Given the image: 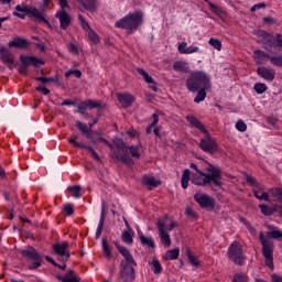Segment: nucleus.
Returning a JSON list of instances; mask_svg holds the SVG:
<instances>
[{
	"instance_id": "obj_1",
	"label": "nucleus",
	"mask_w": 282,
	"mask_h": 282,
	"mask_svg": "<svg viewBox=\"0 0 282 282\" xmlns=\"http://www.w3.org/2000/svg\"><path fill=\"white\" fill-rule=\"evenodd\" d=\"M203 171L197 164L191 163L189 167L196 173L191 174V170H184L182 175V188H188V181L196 186H209V188H219L221 186V169L208 161H204Z\"/></svg>"
},
{
	"instance_id": "obj_2",
	"label": "nucleus",
	"mask_w": 282,
	"mask_h": 282,
	"mask_svg": "<svg viewBox=\"0 0 282 282\" xmlns=\"http://www.w3.org/2000/svg\"><path fill=\"white\" fill-rule=\"evenodd\" d=\"M270 231L267 232V237L263 232H260L259 239L262 246V257H264L267 268L274 270V241L270 239H282V231L272 225L268 226Z\"/></svg>"
},
{
	"instance_id": "obj_3",
	"label": "nucleus",
	"mask_w": 282,
	"mask_h": 282,
	"mask_svg": "<svg viewBox=\"0 0 282 282\" xmlns=\"http://www.w3.org/2000/svg\"><path fill=\"white\" fill-rule=\"evenodd\" d=\"M115 247L117 248L119 254L123 256V259L120 261L119 269V280L118 282H133L135 281V267L138 263L133 259V256L120 242L115 241Z\"/></svg>"
},
{
	"instance_id": "obj_4",
	"label": "nucleus",
	"mask_w": 282,
	"mask_h": 282,
	"mask_svg": "<svg viewBox=\"0 0 282 282\" xmlns=\"http://www.w3.org/2000/svg\"><path fill=\"white\" fill-rule=\"evenodd\" d=\"M187 122L195 129H199L202 133H204L206 137L200 139L199 142V149L204 151V153H209V155H214V153H217L219 151V145L217 144V141L210 137V132H208V129L197 119L195 116L188 115L186 117Z\"/></svg>"
},
{
	"instance_id": "obj_5",
	"label": "nucleus",
	"mask_w": 282,
	"mask_h": 282,
	"mask_svg": "<svg viewBox=\"0 0 282 282\" xmlns=\"http://www.w3.org/2000/svg\"><path fill=\"white\" fill-rule=\"evenodd\" d=\"M140 25H142L141 11H134L132 13H129L115 23V28H119L120 30H127L128 34H133V32H135V30H138Z\"/></svg>"
},
{
	"instance_id": "obj_6",
	"label": "nucleus",
	"mask_w": 282,
	"mask_h": 282,
	"mask_svg": "<svg viewBox=\"0 0 282 282\" xmlns=\"http://www.w3.org/2000/svg\"><path fill=\"white\" fill-rule=\"evenodd\" d=\"M186 87L188 91L195 94L199 89H210V78L204 72H193L186 79Z\"/></svg>"
},
{
	"instance_id": "obj_7",
	"label": "nucleus",
	"mask_w": 282,
	"mask_h": 282,
	"mask_svg": "<svg viewBox=\"0 0 282 282\" xmlns=\"http://www.w3.org/2000/svg\"><path fill=\"white\" fill-rule=\"evenodd\" d=\"M115 145L118 152L112 151L110 158H112L115 162H122L126 166H133V159L129 155V147H127V143H124L122 139H117Z\"/></svg>"
},
{
	"instance_id": "obj_8",
	"label": "nucleus",
	"mask_w": 282,
	"mask_h": 282,
	"mask_svg": "<svg viewBox=\"0 0 282 282\" xmlns=\"http://www.w3.org/2000/svg\"><path fill=\"white\" fill-rule=\"evenodd\" d=\"M13 17H18V19H25V17H29V19H37V21L47 23V20L45 17H43V13H41L39 9L35 7H29L26 4H17L15 11H13Z\"/></svg>"
},
{
	"instance_id": "obj_9",
	"label": "nucleus",
	"mask_w": 282,
	"mask_h": 282,
	"mask_svg": "<svg viewBox=\"0 0 282 282\" xmlns=\"http://www.w3.org/2000/svg\"><path fill=\"white\" fill-rule=\"evenodd\" d=\"M21 254L26 259V261H32V263L28 265L29 270H39L43 264V254L32 246L22 249Z\"/></svg>"
},
{
	"instance_id": "obj_10",
	"label": "nucleus",
	"mask_w": 282,
	"mask_h": 282,
	"mask_svg": "<svg viewBox=\"0 0 282 282\" xmlns=\"http://www.w3.org/2000/svg\"><path fill=\"white\" fill-rule=\"evenodd\" d=\"M40 65H43V62L39 57L32 55H20L18 72L19 74H22V76H28L29 67H39Z\"/></svg>"
},
{
	"instance_id": "obj_11",
	"label": "nucleus",
	"mask_w": 282,
	"mask_h": 282,
	"mask_svg": "<svg viewBox=\"0 0 282 282\" xmlns=\"http://www.w3.org/2000/svg\"><path fill=\"white\" fill-rule=\"evenodd\" d=\"M228 257L236 265H243L246 257H243V248L239 246V242L234 241L228 249Z\"/></svg>"
},
{
	"instance_id": "obj_12",
	"label": "nucleus",
	"mask_w": 282,
	"mask_h": 282,
	"mask_svg": "<svg viewBox=\"0 0 282 282\" xmlns=\"http://www.w3.org/2000/svg\"><path fill=\"white\" fill-rule=\"evenodd\" d=\"M53 254L57 256L58 261H69L72 252L69 251V242L63 241L53 245Z\"/></svg>"
},
{
	"instance_id": "obj_13",
	"label": "nucleus",
	"mask_w": 282,
	"mask_h": 282,
	"mask_svg": "<svg viewBox=\"0 0 282 282\" xmlns=\"http://www.w3.org/2000/svg\"><path fill=\"white\" fill-rule=\"evenodd\" d=\"M195 202H197L200 208H215V198L204 192H197L194 195Z\"/></svg>"
},
{
	"instance_id": "obj_14",
	"label": "nucleus",
	"mask_w": 282,
	"mask_h": 282,
	"mask_svg": "<svg viewBox=\"0 0 282 282\" xmlns=\"http://www.w3.org/2000/svg\"><path fill=\"white\" fill-rule=\"evenodd\" d=\"M254 34L258 39V43L265 45V50H270L274 46V35L263 30H258L254 32Z\"/></svg>"
},
{
	"instance_id": "obj_15",
	"label": "nucleus",
	"mask_w": 282,
	"mask_h": 282,
	"mask_svg": "<svg viewBox=\"0 0 282 282\" xmlns=\"http://www.w3.org/2000/svg\"><path fill=\"white\" fill-rule=\"evenodd\" d=\"M158 230L161 243H163V246H166V248H170L171 236L169 235V232H166V223L164 220L158 221Z\"/></svg>"
},
{
	"instance_id": "obj_16",
	"label": "nucleus",
	"mask_w": 282,
	"mask_h": 282,
	"mask_svg": "<svg viewBox=\"0 0 282 282\" xmlns=\"http://www.w3.org/2000/svg\"><path fill=\"white\" fill-rule=\"evenodd\" d=\"M68 142L69 144H73V147H76V149H87L93 160H95L96 162H102V160H100V155H98V153L91 148V145L74 141V139H68Z\"/></svg>"
},
{
	"instance_id": "obj_17",
	"label": "nucleus",
	"mask_w": 282,
	"mask_h": 282,
	"mask_svg": "<svg viewBox=\"0 0 282 282\" xmlns=\"http://www.w3.org/2000/svg\"><path fill=\"white\" fill-rule=\"evenodd\" d=\"M0 58L2 63L9 67V69H12L14 65V54H12L8 47H0Z\"/></svg>"
},
{
	"instance_id": "obj_18",
	"label": "nucleus",
	"mask_w": 282,
	"mask_h": 282,
	"mask_svg": "<svg viewBox=\"0 0 282 282\" xmlns=\"http://www.w3.org/2000/svg\"><path fill=\"white\" fill-rule=\"evenodd\" d=\"M117 100L120 102V105H122V107L127 109L128 107H131V105L135 102V97H133V95L131 94L119 93L117 94Z\"/></svg>"
},
{
	"instance_id": "obj_19",
	"label": "nucleus",
	"mask_w": 282,
	"mask_h": 282,
	"mask_svg": "<svg viewBox=\"0 0 282 282\" xmlns=\"http://www.w3.org/2000/svg\"><path fill=\"white\" fill-rule=\"evenodd\" d=\"M56 19L59 20L61 23V29L62 30H67V26L69 23H72V17L68 15L67 11L65 9H61L56 14Z\"/></svg>"
},
{
	"instance_id": "obj_20",
	"label": "nucleus",
	"mask_w": 282,
	"mask_h": 282,
	"mask_svg": "<svg viewBox=\"0 0 282 282\" xmlns=\"http://www.w3.org/2000/svg\"><path fill=\"white\" fill-rule=\"evenodd\" d=\"M102 104L98 100L94 99H87L85 101H82L79 105H77V109H102Z\"/></svg>"
},
{
	"instance_id": "obj_21",
	"label": "nucleus",
	"mask_w": 282,
	"mask_h": 282,
	"mask_svg": "<svg viewBox=\"0 0 282 282\" xmlns=\"http://www.w3.org/2000/svg\"><path fill=\"white\" fill-rule=\"evenodd\" d=\"M258 76H261V78H264L265 80L272 82L274 77L276 76V72L272 68H267L265 66H260L257 69Z\"/></svg>"
},
{
	"instance_id": "obj_22",
	"label": "nucleus",
	"mask_w": 282,
	"mask_h": 282,
	"mask_svg": "<svg viewBox=\"0 0 282 282\" xmlns=\"http://www.w3.org/2000/svg\"><path fill=\"white\" fill-rule=\"evenodd\" d=\"M137 232L142 246L152 250L155 248V240H153V237L144 236V234L140 229H138Z\"/></svg>"
},
{
	"instance_id": "obj_23",
	"label": "nucleus",
	"mask_w": 282,
	"mask_h": 282,
	"mask_svg": "<svg viewBox=\"0 0 282 282\" xmlns=\"http://www.w3.org/2000/svg\"><path fill=\"white\" fill-rule=\"evenodd\" d=\"M253 56H254V62L257 63V65H265V63H268V61H270V58H272V56H270V54H268L261 50L254 51Z\"/></svg>"
},
{
	"instance_id": "obj_24",
	"label": "nucleus",
	"mask_w": 282,
	"mask_h": 282,
	"mask_svg": "<svg viewBox=\"0 0 282 282\" xmlns=\"http://www.w3.org/2000/svg\"><path fill=\"white\" fill-rule=\"evenodd\" d=\"M88 140H90L93 144H97V142H105L107 147H109L110 149H113V144H111V142H109L107 139L102 138L100 135V132L98 131L91 132L90 137H88Z\"/></svg>"
},
{
	"instance_id": "obj_25",
	"label": "nucleus",
	"mask_w": 282,
	"mask_h": 282,
	"mask_svg": "<svg viewBox=\"0 0 282 282\" xmlns=\"http://www.w3.org/2000/svg\"><path fill=\"white\" fill-rule=\"evenodd\" d=\"M75 127H77L78 130L85 135L88 140L91 138V133L94 130H91L89 127H87L86 123L80 122L79 120L75 121Z\"/></svg>"
},
{
	"instance_id": "obj_26",
	"label": "nucleus",
	"mask_w": 282,
	"mask_h": 282,
	"mask_svg": "<svg viewBox=\"0 0 282 282\" xmlns=\"http://www.w3.org/2000/svg\"><path fill=\"white\" fill-rule=\"evenodd\" d=\"M142 183L148 186L149 191L160 186V181L155 180L153 176H143Z\"/></svg>"
},
{
	"instance_id": "obj_27",
	"label": "nucleus",
	"mask_w": 282,
	"mask_h": 282,
	"mask_svg": "<svg viewBox=\"0 0 282 282\" xmlns=\"http://www.w3.org/2000/svg\"><path fill=\"white\" fill-rule=\"evenodd\" d=\"M10 47H18L21 50L22 47H28L30 44L22 37H14L12 41L8 43Z\"/></svg>"
},
{
	"instance_id": "obj_28",
	"label": "nucleus",
	"mask_w": 282,
	"mask_h": 282,
	"mask_svg": "<svg viewBox=\"0 0 282 282\" xmlns=\"http://www.w3.org/2000/svg\"><path fill=\"white\" fill-rule=\"evenodd\" d=\"M173 69L175 72H182L183 74H188L191 68L188 67V63L184 61H177L173 64Z\"/></svg>"
},
{
	"instance_id": "obj_29",
	"label": "nucleus",
	"mask_w": 282,
	"mask_h": 282,
	"mask_svg": "<svg viewBox=\"0 0 282 282\" xmlns=\"http://www.w3.org/2000/svg\"><path fill=\"white\" fill-rule=\"evenodd\" d=\"M253 195L256 199H260V202H270V194L263 192V188L254 189Z\"/></svg>"
},
{
	"instance_id": "obj_30",
	"label": "nucleus",
	"mask_w": 282,
	"mask_h": 282,
	"mask_svg": "<svg viewBox=\"0 0 282 282\" xmlns=\"http://www.w3.org/2000/svg\"><path fill=\"white\" fill-rule=\"evenodd\" d=\"M104 226H105V208L101 209L100 219L97 226L95 239H100V235H102Z\"/></svg>"
},
{
	"instance_id": "obj_31",
	"label": "nucleus",
	"mask_w": 282,
	"mask_h": 282,
	"mask_svg": "<svg viewBox=\"0 0 282 282\" xmlns=\"http://www.w3.org/2000/svg\"><path fill=\"white\" fill-rule=\"evenodd\" d=\"M180 257V248H175L172 250L166 251L164 256L165 261H175V259H178Z\"/></svg>"
},
{
	"instance_id": "obj_32",
	"label": "nucleus",
	"mask_w": 282,
	"mask_h": 282,
	"mask_svg": "<svg viewBox=\"0 0 282 282\" xmlns=\"http://www.w3.org/2000/svg\"><path fill=\"white\" fill-rule=\"evenodd\" d=\"M269 193L273 197L274 202H280L282 204V188L273 187L269 189Z\"/></svg>"
},
{
	"instance_id": "obj_33",
	"label": "nucleus",
	"mask_w": 282,
	"mask_h": 282,
	"mask_svg": "<svg viewBox=\"0 0 282 282\" xmlns=\"http://www.w3.org/2000/svg\"><path fill=\"white\" fill-rule=\"evenodd\" d=\"M259 208L265 217H270V215H274V213H276V207H270L265 204L259 205Z\"/></svg>"
},
{
	"instance_id": "obj_34",
	"label": "nucleus",
	"mask_w": 282,
	"mask_h": 282,
	"mask_svg": "<svg viewBox=\"0 0 282 282\" xmlns=\"http://www.w3.org/2000/svg\"><path fill=\"white\" fill-rule=\"evenodd\" d=\"M158 113H160V111H158V112H155V113H153L152 115V122H151V124H149L148 127H147V130H145V132L149 134V133H153V127H155L159 122H160V115H158Z\"/></svg>"
},
{
	"instance_id": "obj_35",
	"label": "nucleus",
	"mask_w": 282,
	"mask_h": 282,
	"mask_svg": "<svg viewBox=\"0 0 282 282\" xmlns=\"http://www.w3.org/2000/svg\"><path fill=\"white\" fill-rule=\"evenodd\" d=\"M210 88H199L196 97L194 98V102H204L206 100V91Z\"/></svg>"
},
{
	"instance_id": "obj_36",
	"label": "nucleus",
	"mask_w": 282,
	"mask_h": 282,
	"mask_svg": "<svg viewBox=\"0 0 282 282\" xmlns=\"http://www.w3.org/2000/svg\"><path fill=\"white\" fill-rule=\"evenodd\" d=\"M137 72L138 74H140V76L143 77V79L145 80V83H148V85H155V80H153V77L148 75V73L143 68H137Z\"/></svg>"
},
{
	"instance_id": "obj_37",
	"label": "nucleus",
	"mask_w": 282,
	"mask_h": 282,
	"mask_svg": "<svg viewBox=\"0 0 282 282\" xmlns=\"http://www.w3.org/2000/svg\"><path fill=\"white\" fill-rule=\"evenodd\" d=\"M67 191L72 193V196L75 197V199H80V197H83V194H80V185L69 186Z\"/></svg>"
},
{
	"instance_id": "obj_38",
	"label": "nucleus",
	"mask_w": 282,
	"mask_h": 282,
	"mask_svg": "<svg viewBox=\"0 0 282 282\" xmlns=\"http://www.w3.org/2000/svg\"><path fill=\"white\" fill-rule=\"evenodd\" d=\"M151 267V270L154 274H162V264H160V261H158V259L152 260Z\"/></svg>"
},
{
	"instance_id": "obj_39",
	"label": "nucleus",
	"mask_w": 282,
	"mask_h": 282,
	"mask_svg": "<svg viewBox=\"0 0 282 282\" xmlns=\"http://www.w3.org/2000/svg\"><path fill=\"white\" fill-rule=\"evenodd\" d=\"M83 6L88 12H96V0H86Z\"/></svg>"
},
{
	"instance_id": "obj_40",
	"label": "nucleus",
	"mask_w": 282,
	"mask_h": 282,
	"mask_svg": "<svg viewBox=\"0 0 282 282\" xmlns=\"http://www.w3.org/2000/svg\"><path fill=\"white\" fill-rule=\"evenodd\" d=\"M121 239H122L123 243H133V237L131 236L129 230H123L121 232Z\"/></svg>"
},
{
	"instance_id": "obj_41",
	"label": "nucleus",
	"mask_w": 282,
	"mask_h": 282,
	"mask_svg": "<svg viewBox=\"0 0 282 282\" xmlns=\"http://www.w3.org/2000/svg\"><path fill=\"white\" fill-rule=\"evenodd\" d=\"M250 279L245 273H236L234 275L232 282H248Z\"/></svg>"
},
{
	"instance_id": "obj_42",
	"label": "nucleus",
	"mask_w": 282,
	"mask_h": 282,
	"mask_svg": "<svg viewBox=\"0 0 282 282\" xmlns=\"http://www.w3.org/2000/svg\"><path fill=\"white\" fill-rule=\"evenodd\" d=\"M186 256L188 258L189 263H192V265H194L195 268H197V265H199V261L197 260V257L193 256V253H191V250H186Z\"/></svg>"
},
{
	"instance_id": "obj_43",
	"label": "nucleus",
	"mask_w": 282,
	"mask_h": 282,
	"mask_svg": "<svg viewBox=\"0 0 282 282\" xmlns=\"http://www.w3.org/2000/svg\"><path fill=\"white\" fill-rule=\"evenodd\" d=\"M270 63L275 65V67H282V55L271 56Z\"/></svg>"
},
{
	"instance_id": "obj_44",
	"label": "nucleus",
	"mask_w": 282,
	"mask_h": 282,
	"mask_svg": "<svg viewBox=\"0 0 282 282\" xmlns=\"http://www.w3.org/2000/svg\"><path fill=\"white\" fill-rule=\"evenodd\" d=\"M209 45H212V47H215V50H218V52H221V41H219L218 39L210 37Z\"/></svg>"
},
{
	"instance_id": "obj_45",
	"label": "nucleus",
	"mask_w": 282,
	"mask_h": 282,
	"mask_svg": "<svg viewBox=\"0 0 282 282\" xmlns=\"http://www.w3.org/2000/svg\"><path fill=\"white\" fill-rule=\"evenodd\" d=\"M88 37L91 43H95V45H98L100 43V39L98 37L97 33L94 30H90L88 32Z\"/></svg>"
},
{
	"instance_id": "obj_46",
	"label": "nucleus",
	"mask_w": 282,
	"mask_h": 282,
	"mask_svg": "<svg viewBox=\"0 0 282 282\" xmlns=\"http://www.w3.org/2000/svg\"><path fill=\"white\" fill-rule=\"evenodd\" d=\"M102 250L104 257H106V259H109V257H111V249H109V245L107 243L106 239H102Z\"/></svg>"
},
{
	"instance_id": "obj_47",
	"label": "nucleus",
	"mask_w": 282,
	"mask_h": 282,
	"mask_svg": "<svg viewBox=\"0 0 282 282\" xmlns=\"http://www.w3.org/2000/svg\"><path fill=\"white\" fill-rule=\"evenodd\" d=\"M128 151L130 152V155L132 158H137V159H140V151L138 149V145H131L128 148Z\"/></svg>"
},
{
	"instance_id": "obj_48",
	"label": "nucleus",
	"mask_w": 282,
	"mask_h": 282,
	"mask_svg": "<svg viewBox=\"0 0 282 282\" xmlns=\"http://www.w3.org/2000/svg\"><path fill=\"white\" fill-rule=\"evenodd\" d=\"M257 94H264L268 90V86L265 84L257 83L253 87Z\"/></svg>"
},
{
	"instance_id": "obj_49",
	"label": "nucleus",
	"mask_w": 282,
	"mask_h": 282,
	"mask_svg": "<svg viewBox=\"0 0 282 282\" xmlns=\"http://www.w3.org/2000/svg\"><path fill=\"white\" fill-rule=\"evenodd\" d=\"M69 76H75L76 78H80V76H83V73L78 69H68L65 73V77L69 78Z\"/></svg>"
},
{
	"instance_id": "obj_50",
	"label": "nucleus",
	"mask_w": 282,
	"mask_h": 282,
	"mask_svg": "<svg viewBox=\"0 0 282 282\" xmlns=\"http://www.w3.org/2000/svg\"><path fill=\"white\" fill-rule=\"evenodd\" d=\"M272 47H282V34L276 33L275 36H273Z\"/></svg>"
},
{
	"instance_id": "obj_51",
	"label": "nucleus",
	"mask_w": 282,
	"mask_h": 282,
	"mask_svg": "<svg viewBox=\"0 0 282 282\" xmlns=\"http://www.w3.org/2000/svg\"><path fill=\"white\" fill-rule=\"evenodd\" d=\"M236 129L243 133L245 131H247L248 126L246 124V122H243V120H238L236 123Z\"/></svg>"
},
{
	"instance_id": "obj_52",
	"label": "nucleus",
	"mask_w": 282,
	"mask_h": 282,
	"mask_svg": "<svg viewBox=\"0 0 282 282\" xmlns=\"http://www.w3.org/2000/svg\"><path fill=\"white\" fill-rule=\"evenodd\" d=\"M64 213L67 215V217H72V215H74V206H72V204H67L64 207Z\"/></svg>"
},
{
	"instance_id": "obj_53",
	"label": "nucleus",
	"mask_w": 282,
	"mask_h": 282,
	"mask_svg": "<svg viewBox=\"0 0 282 282\" xmlns=\"http://www.w3.org/2000/svg\"><path fill=\"white\" fill-rule=\"evenodd\" d=\"M186 50H188V43L182 42L181 44H178V52L181 54H186Z\"/></svg>"
},
{
	"instance_id": "obj_54",
	"label": "nucleus",
	"mask_w": 282,
	"mask_h": 282,
	"mask_svg": "<svg viewBox=\"0 0 282 282\" xmlns=\"http://www.w3.org/2000/svg\"><path fill=\"white\" fill-rule=\"evenodd\" d=\"M185 215H187V217H192V219L197 218V214L191 207L185 209Z\"/></svg>"
},
{
	"instance_id": "obj_55",
	"label": "nucleus",
	"mask_w": 282,
	"mask_h": 282,
	"mask_svg": "<svg viewBox=\"0 0 282 282\" xmlns=\"http://www.w3.org/2000/svg\"><path fill=\"white\" fill-rule=\"evenodd\" d=\"M35 80L39 83H54V78L52 77H35Z\"/></svg>"
},
{
	"instance_id": "obj_56",
	"label": "nucleus",
	"mask_w": 282,
	"mask_h": 282,
	"mask_svg": "<svg viewBox=\"0 0 282 282\" xmlns=\"http://www.w3.org/2000/svg\"><path fill=\"white\" fill-rule=\"evenodd\" d=\"M267 4L265 2H260V3H257L254 4L252 8H251V12H257V10H261L263 8H265Z\"/></svg>"
},
{
	"instance_id": "obj_57",
	"label": "nucleus",
	"mask_w": 282,
	"mask_h": 282,
	"mask_svg": "<svg viewBox=\"0 0 282 282\" xmlns=\"http://www.w3.org/2000/svg\"><path fill=\"white\" fill-rule=\"evenodd\" d=\"M209 8L215 14H221V10L219 9V7L215 6L214 3L209 2Z\"/></svg>"
},
{
	"instance_id": "obj_58",
	"label": "nucleus",
	"mask_w": 282,
	"mask_h": 282,
	"mask_svg": "<svg viewBox=\"0 0 282 282\" xmlns=\"http://www.w3.org/2000/svg\"><path fill=\"white\" fill-rule=\"evenodd\" d=\"M247 183L250 184L251 186H256V187L259 186V183L252 176H247Z\"/></svg>"
},
{
	"instance_id": "obj_59",
	"label": "nucleus",
	"mask_w": 282,
	"mask_h": 282,
	"mask_svg": "<svg viewBox=\"0 0 282 282\" xmlns=\"http://www.w3.org/2000/svg\"><path fill=\"white\" fill-rule=\"evenodd\" d=\"M77 113H79L80 116H84L86 120H89V118H91V116H89V112H86L85 109L77 108Z\"/></svg>"
},
{
	"instance_id": "obj_60",
	"label": "nucleus",
	"mask_w": 282,
	"mask_h": 282,
	"mask_svg": "<svg viewBox=\"0 0 282 282\" xmlns=\"http://www.w3.org/2000/svg\"><path fill=\"white\" fill-rule=\"evenodd\" d=\"M195 52H199V47L189 46V47L186 48L185 54H195Z\"/></svg>"
},
{
	"instance_id": "obj_61",
	"label": "nucleus",
	"mask_w": 282,
	"mask_h": 282,
	"mask_svg": "<svg viewBox=\"0 0 282 282\" xmlns=\"http://www.w3.org/2000/svg\"><path fill=\"white\" fill-rule=\"evenodd\" d=\"M36 91H41V94H43L44 96L50 95V89H47L46 87L37 86Z\"/></svg>"
},
{
	"instance_id": "obj_62",
	"label": "nucleus",
	"mask_w": 282,
	"mask_h": 282,
	"mask_svg": "<svg viewBox=\"0 0 282 282\" xmlns=\"http://www.w3.org/2000/svg\"><path fill=\"white\" fill-rule=\"evenodd\" d=\"M57 3L62 8L61 10H65V8H69L67 0H57Z\"/></svg>"
},
{
	"instance_id": "obj_63",
	"label": "nucleus",
	"mask_w": 282,
	"mask_h": 282,
	"mask_svg": "<svg viewBox=\"0 0 282 282\" xmlns=\"http://www.w3.org/2000/svg\"><path fill=\"white\" fill-rule=\"evenodd\" d=\"M264 23H270L271 25H274V23H276V19L272 18V17H265L263 18Z\"/></svg>"
},
{
	"instance_id": "obj_64",
	"label": "nucleus",
	"mask_w": 282,
	"mask_h": 282,
	"mask_svg": "<svg viewBox=\"0 0 282 282\" xmlns=\"http://www.w3.org/2000/svg\"><path fill=\"white\" fill-rule=\"evenodd\" d=\"M271 281L272 282H282V276L276 273H273V274H271Z\"/></svg>"
}]
</instances>
